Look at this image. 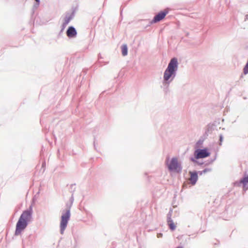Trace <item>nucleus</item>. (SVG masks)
Returning a JSON list of instances; mask_svg holds the SVG:
<instances>
[{
	"label": "nucleus",
	"mask_w": 248,
	"mask_h": 248,
	"mask_svg": "<svg viewBox=\"0 0 248 248\" xmlns=\"http://www.w3.org/2000/svg\"><path fill=\"white\" fill-rule=\"evenodd\" d=\"M170 170H174L176 172L181 171L182 169L178 162V159L176 158H173L170 164L168 165Z\"/></svg>",
	"instance_id": "20e7f679"
},
{
	"label": "nucleus",
	"mask_w": 248,
	"mask_h": 248,
	"mask_svg": "<svg viewBox=\"0 0 248 248\" xmlns=\"http://www.w3.org/2000/svg\"><path fill=\"white\" fill-rule=\"evenodd\" d=\"M168 224L170 230L173 231L176 228V225L170 217H168Z\"/></svg>",
	"instance_id": "1a4fd4ad"
},
{
	"label": "nucleus",
	"mask_w": 248,
	"mask_h": 248,
	"mask_svg": "<svg viewBox=\"0 0 248 248\" xmlns=\"http://www.w3.org/2000/svg\"><path fill=\"white\" fill-rule=\"evenodd\" d=\"M70 17H67L65 19V20H64V22L63 23V26H66L68 23L69 22L70 20Z\"/></svg>",
	"instance_id": "f8f14e48"
},
{
	"label": "nucleus",
	"mask_w": 248,
	"mask_h": 248,
	"mask_svg": "<svg viewBox=\"0 0 248 248\" xmlns=\"http://www.w3.org/2000/svg\"><path fill=\"white\" fill-rule=\"evenodd\" d=\"M189 174L190 175V177L188 179V180L190 182V183L192 185H194L196 183L198 179V173L196 171H189Z\"/></svg>",
	"instance_id": "0eeeda50"
},
{
	"label": "nucleus",
	"mask_w": 248,
	"mask_h": 248,
	"mask_svg": "<svg viewBox=\"0 0 248 248\" xmlns=\"http://www.w3.org/2000/svg\"><path fill=\"white\" fill-rule=\"evenodd\" d=\"M177 65L178 62L177 59H172L164 72V79L165 81H168L171 76L174 73L177 68Z\"/></svg>",
	"instance_id": "f03ea898"
},
{
	"label": "nucleus",
	"mask_w": 248,
	"mask_h": 248,
	"mask_svg": "<svg viewBox=\"0 0 248 248\" xmlns=\"http://www.w3.org/2000/svg\"><path fill=\"white\" fill-rule=\"evenodd\" d=\"M210 154L207 149H198L195 152V156L196 159L208 157L210 155Z\"/></svg>",
	"instance_id": "39448f33"
},
{
	"label": "nucleus",
	"mask_w": 248,
	"mask_h": 248,
	"mask_svg": "<svg viewBox=\"0 0 248 248\" xmlns=\"http://www.w3.org/2000/svg\"><path fill=\"white\" fill-rule=\"evenodd\" d=\"M220 141H221L222 140V138L221 137H220Z\"/></svg>",
	"instance_id": "ddd939ff"
},
{
	"label": "nucleus",
	"mask_w": 248,
	"mask_h": 248,
	"mask_svg": "<svg viewBox=\"0 0 248 248\" xmlns=\"http://www.w3.org/2000/svg\"><path fill=\"white\" fill-rule=\"evenodd\" d=\"M36 0V1H39V0Z\"/></svg>",
	"instance_id": "4468645a"
},
{
	"label": "nucleus",
	"mask_w": 248,
	"mask_h": 248,
	"mask_svg": "<svg viewBox=\"0 0 248 248\" xmlns=\"http://www.w3.org/2000/svg\"><path fill=\"white\" fill-rule=\"evenodd\" d=\"M122 52L123 56H126L127 54V47L126 45H124L122 46Z\"/></svg>",
	"instance_id": "9b49d317"
},
{
	"label": "nucleus",
	"mask_w": 248,
	"mask_h": 248,
	"mask_svg": "<svg viewBox=\"0 0 248 248\" xmlns=\"http://www.w3.org/2000/svg\"><path fill=\"white\" fill-rule=\"evenodd\" d=\"M168 11L165 10L158 13L154 18L152 22L156 23L164 19L165 16L168 14Z\"/></svg>",
	"instance_id": "423d86ee"
},
{
	"label": "nucleus",
	"mask_w": 248,
	"mask_h": 248,
	"mask_svg": "<svg viewBox=\"0 0 248 248\" xmlns=\"http://www.w3.org/2000/svg\"><path fill=\"white\" fill-rule=\"evenodd\" d=\"M66 34L67 36L70 38L74 37L76 36L77 31L74 27H70L66 31Z\"/></svg>",
	"instance_id": "6e6552de"
},
{
	"label": "nucleus",
	"mask_w": 248,
	"mask_h": 248,
	"mask_svg": "<svg viewBox=\"0 0 248 248\" xmlns=\"http://www.w3.org/2000/svg\"><path fill=\"white\" fill-rule=\"evenodd\" d=\"M70 209L67 210L66 212L64 213H63L62 216L60 223L61 232L62 234L63 233V232L67 226L68 221L70 218Z\"/></svg>",
	"instance_id": "7ed1b4c3"
},
{
	"label": "nucleus",
	"mask_w": 248,
	"mask_h": 248,
	"mask_svg": "<svg viewBox=\"0 0 248 248\" xmlns=\"http://www.w3.org/2000/svg\"><path fill=\"white\" fill-rule=\"evenodd\" d=\"M31 211H25L21 214L16 225L15 234L17 235L20 234L27 226L28 221L31 218Z\"/></svg>",
	"instance_id": "f257e3e1"
},
{
	"label": "nucleus",
	"mask_w": 248,
	"mask_h": 248,
	"mask_svg": "<svg viewBox=\"0 0 248 248\" xmlns=\"http://www.w3.org/2000/svg\"><path fill=\"white\" fill-rule=\"evenodd\" d=\"M240 183L243 184L244 188L247 189L248 186L247 187V185L248 183V175L245 176L243 179L240 181Z\"/></svg>",
	"instance_id": "9d476101"
}]
</instances>
